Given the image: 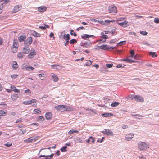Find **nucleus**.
I'll return each mask as SVG.
<instances>
[{
    "label": "nucleus",
    "instance_id": "34",
    "mask_svg": "<svg viewBox=\"0 0 159 159\" xmlns=\"http://www.w3.org/2000/svg\"><path fill=\"white\" fill-rule=\"evenodd\" d=\"M23 54L21 52H19L17 54V57L19 58H23Z\"/></svg>",
    "mask_w": 159,
    "mask_h": 159
},
{
    "label": "nucleus",
    "instance_id": "62",
    "mask_svg": "<svg viewBox=\"0 0 159 159\" xmlns=\"http://www.w3.org/2000/svg\"><path fill=\"white\" fill-rule=\"evenodd\" d=\"M22 121H23L22 119L20 118H19L16 121V123H19V122H22Z\"/></svg>",
    "mask_w": 159,
    "mask_h": 159
},
{
    "label": "nucleus",
    "instance_id": "56",
    "mask_svg": "<svg viewBox=\"0 0 159 159\" xmlns=\"http://www.w3.org/2000/svg\"><path fill=\"white\" fill-rule=\"evenodd\" d=\"M125 18H120L118 20H116V23H118L119 21H122L125 20Z\"/></svg>",
    "mask_w": 159,
    "mask_h": 159
},
{
    "label": "nucleus",
    "instance_id": "6",
    "mask_svg": "<svg viewBox=\"0 0 159 159\" xmlns=\"http://www.w3.org/2000/svg\"><path fill=\"white\" fill-rule=\"evenodd\" d=\"M32 43V38L31 37L27 38L25 41L24 42V43L26 45H29Z\"/></svg>",
    "mask_w": 159,
    "mask_h": 159
},
{
    "label": "nucleus",
    "instance_id": "2",
    "mask_svg": "<svg viewBox=\"0 0 159 159\" xmlns=\"http://www.w3.org/2000/svg\"><path fill=\"white\" fill-rule=\"evenodd\" d=\"M55 108L58 111H65V105H59L57 106H55Z\"/></svg>",
    "mask_w": 159,
    "mask_h": 159
},
{
    "label": "nucleus",
    "instance_id": "46",
    "mask_svg": "<svg viewBox=\"0 0 159 159\" xmlns=\"http://www.w3.org/2000/svg\"><path fill=\"white\" fill-rule=\"evenodd\" d=\"M100 37L103 39H104L106 40V39H108V37L106 35H102L100 36Z\"/></svg>",
    "mask_w": 159,
    "mask_h": 159
},
{
    "label": "nucleus",
    "instance_id": "29",
    "mask_svg": "<svg viewBox=\"0 0 159 159\" xmlns=\"http://www.w3.org/2000/svg\"><path fill=\"white\" fill-rule=\"evenodd\" d=\"M72 110V107L67 105H65V111H71Z\"/></svg>",
    "mask_w": 159,
    "mask_h": 159
},
{
    "label": "nucleus",
    "instance_id": "19",
    "mask_svg": "<svg viewBox=\"0 0 159 159\" xmlns=\"http://www.w3.org/2000/svg\"><path fill=\"white\" fill-rule=\"evenodd\" d=\"M19 46L18 43L16 39H14L13 40V44L12 47L15 48H18Z\"/></svg>",
    "mask_w": 159,
    "mask_h": 159
},
{
    "label": "nucleus",
    "instance_id": "15",
    "mask_svg": "<svg viewBox=\"0 0 159 159\" xmlns=\"http://www.w3.org/2000/svg\"><path fill=\"white\" fill-rule=\"evenodd\" d=\"M30 52V48L28 46H26L23 48V53L25 54H28Z\"/></svg>",
    "mask_w": 159,
    "mask_h": 159
},
{
    "label": "nucleus",
    "instance_id": "32",
    "mask_svg": "<svg viewBox=\"0 0 159 159\" xmlns=\"http://www.w3.org/2000/svg\"><path fill=\"white\" fill-rule=\"evenodd\" d=\"M44 120V117L42 116H39L38 118V120L40 122H42Z\"/></svg>",
    "mask_w": 159,
    "mask_h": 159
},
{
    "label": "nucleus",
    "instance_id": "42",
    "mask_svg": "<svg viewBox=\"0 0 159 159\" xmlns=\"http://www.w3.org/2000/svg\"><path fill=\"white\" fill-rule=\"evenodd\" d=\"M128 97L129 98H131L132 100L134 99L135 100V95H129L128 96Z\"/></svg>",
    "mask_w": 159,
    "mask_h": 159
},
{
    "label": "nucleus",
    "instance_id": "47",
    "mask_svg": "<svg viewBox=\"0 0 159 159\" xmlns=\"http://www.w3.org/2000/svg\"><path fill=\"white\" fill-rule=\"evenodd\" d=\"M117 39H112L109 41V43H114L116 41Z\"/></svg>",
    "mask_w": 159,
    "mask_h": 159
},
{
    "label": "nucleus",
    "instance_id": "11",
    "mask_svg": "<svg viewBox=\"0 0 159 159\" xmlns=\"http://www.w3.org/2000/svg\"><path fill=\"white\" fill-rule=\"evenodd\" d=\"M46 7L45 6H42L38 8V10L40 12H43L46 10Z\"/></svg>",
    "mask_w": 159,
    "mask_h": 159
},
{
    "label": "nucleus",
    "instance_id": "28",
    "mask_svg": "<svg viewBox=\"0 0 159 159\" xmlns=\"http://www.w3.org/2000/svg\"><path fill=\"white\" fill-rule=\"evenodd\" d=\"M52 77L55 82H57L58 81V78L56 75L53 74Z\"/></svg>",
    "mask_w": 159,
    "mask_h": 159
},
{
    "label": "nucleus",
    "instance_id": "9",
    "mask_svg": "<svg viewBox=\"0 0 159 159\" xmlns=\"http://www.w3.org/2000/svg\"><path fill=\"white\" fill-rule=\"evenodd\" d=\"M117 24L119 25L124 28L126 27L128 25V22L126 21H125L121 23H118Z\"/></svg>",
    "mask_w": 159,
    "mask_h": 159
},
{
    "label": "nucleus",
    "instance_id": "13",
    "mask_svg": "<svg viewBox=\"0 0 159 159\" xmlns=\"http://www.w3.org/2000/svg\"><path fill=\"white\" fill-rule=\"evenodd\" d=\"M74 141H75V142L77 143H81L83 142V140H81V139L78 137H75L73 138Z\"/></svg>",
    "mask_w": 159,
    "mask_h": 159
},
{
    "label": "nucleus",
    "instance_id": "33",
    "mask_svg": "<svg viewBox=\"0 0 159 159\" xmlns=\"http://www.w3.org/2000/svg\"><path fill=\"white\" fill-rule=\"evenodd\" d=\"M119 104V103L116 101L113 103H112L111 104V106L112 107H115L118 106Z\"/></svg>",
    "mask_w": 159,
    "mask_h": 159
},
{
    "label": "nucleus",
    "instance_id": "21",
    "mask_svg": "<svg viewBox=\"0 0 159 159\" xmlns=\"http://www.w3.org/2000/svg\"><path fill=\"white\" fill-rule=\"evenodd\" d=\"M12 67L14 69H16L18 68V66L16 61H13L11 62Z\"/></svg>",
    "mask_w": 159,
    "mask_h": 159
},
{
    "label": "nucleus",
    "instance_id": "14",
    "mask_svg": "<svg viewBox=\"0 0 159 159\" xmlns=\"http://www.w3.org/2000/svg\"><path fill=\"white\" fill-rule=\"evenodd\" d=\"M25 38V35L24 34H22L18 37V40L20 42H23L24 41Z\"/></svg>",
    "mask_w": 159,
    "mask_h": 159
},
{
    "label": "nucleus",
    "instance_id": "36",
    "mask_svg": "<svg viewBox=\"0 0 159 159\" xmlns=\"http://www.w3.org/2000/svg\"><path fill=\"white\" fill-rule=\"evenodd\" d=\"M149 54L152 57H156L157 56V55L156 54L155 52H150Z\"/></svg>",
    "mask_w": 159,
    "mask_h": 159
},
{
    "label": "nucleus",
    "instance_id": "41",
    "mask_svg": "<svg viewBox=\"0 0 159 159\" xmlns=\"http://www.w3.org/2000/svg\"><path fill=\"white\" fill-rule=\"evenodd\" d=\"M70 34L71 35H74V36H77V34L75 33L73 30H70Z\"/></svg>",
    "mask_w": 159,
    "mask_h": 159
},
{
    "label": "nucleus",
    "instance_id": "16",
    "mask_svg": "<svg viewBox=\"0 0 159 159\" xmlns=\"http://www.w3.org/2000/svg\"><path fill=\"white\" fill-rule=\"evenodd\" d=\"M134 134H130L125 137V139L128 141H129L132 139L133 137Z\"/></svg>",
    "mask_w": 159,
    "mask_h": 159
},
{
    "label": "nucleus",
    "instance_id": "60",
    "mask_svg": "<svg viewBox=\"0 0 159 159\" xmlns=\"http://www.w3.org/2000/svg\"><path fill=\"white\" fill-rule=\"evenodd\" d=\"M90 140L91 141V142L93 143L95 142V139H94L92 136L90 137Z\"/></svg>",
    "mask_w": 159,
    "mask_h": 159
},
{
    "label": "nucleus",
    "instance_id": "5",
    "mask_svg": "<svg viewBox=\"0 0 159 159\" xmlns=\"http://www.w3.org/2000/svg\"><path fill=\"white\" fill-rule=\"evenodd\" d=\"M36 55V52L34 49L32 48L31 49L30 52L28 55V57L29 58H33L34 56Z\"/></svg>",
    "mask_w": 159,
    "mask_h": 159
},
{
    "label": "nucleus",
    "instance_id": "7",
    "mask_svg": "<svg viewBox=\"0 0 159 159\" xmlns=\"http://www.w3.org/2000/svg\"><path fill=\"white\" fill-rule=\"evenodd\" d=\"M135 100L138 102H141L144 101V99L142 96L135 95Z\"/></svg>",
    "mask_w": 159,
    "mask_h": 159
},
{
    "label": "nucleus",
    "instance_id": "40",
    "mask_svg": "<svg viewBox=\"0 0 159 159\" xmlns=\"http://www.w3.org/2000/svg\"><path fill=\"white\" fill-rule=\"evenodd\" d=\"M92 62L90 60L88 61L84 65V66H89L92 64Z\"/></svg>",
    "mask_w": 159,
    "mask_h": 159
},
{
    "label": "nucleus",
    "instance_id": "51",
    "mask_svg": "<svg viewBox=\"0 0 159 159\" xmlns=\"http://www.w3.org/2000/svg\"><path fill=\"white\" fill-rule=\"evenodd\" d=\"M154 22L156 23H159V18H155L154 19Z\"/></svg>",
    "mask_w": 159,
    "mask_h": 159
},
{
    "label": "nucleus",
    "instance_id": "63",
    "mask_svg": "<svg viewBox=\"0 0 159 159\" xmlns=\"http://www.w3.org/2000/svg\"><path fill=\"white\" fill-rule=\"evenodd\" d=\"M99 43H101L102 42L103 43L105 42L106 41V40H103V39H100L99 41Z\"/></svg>",
    "mask_w": 159,
    "mask_h": 159
},
{
    "label": "nucleus",
    "instance_id": "24",
    "mask_svg": "<svg viewBox=\"0 0 159 159\" xmlns=\"http://www.w3.org/2000/svg\"><path fill=\"white\" fill-rule=\"evenodd\" d=\"M11 88L12 89V91H14L15 92L20 93V91L18 89L16 88V87L15 86H13L11 85Z\"/></svg>",
    "mask_w": 159,
    "mask_h": 159
},
{
    "label": "nucleus",
    "instance_id": "10",
    "mask_svg": "<svg viewBox=\"0 0 159 159\" xmlns=\"http://www.w3.org/2000/svg\"><path fill=\"white\" fill-rule=\"evenodd\" d=\"M81 37L82 39H88L89 38V37H94L95 36L93 35H87L86 34H84L83 35L81 36Z\"/></svg>",
    "mask_w": 159,
    "mask_h": 159
},
{
    "label": "nucleus",
    "instance_id": "22",
    "mask_svg": "<svg viewBox=\"0 0 159 159\" xmlns=\"http://www.w3.org/2000/svg\"><path fill=\"white\" fill-rule=\"evenodd\" d=\"M90 43L89 42V43L85 42L84 43H80V45L81 46L84 47L85 48H88L89 46L90 45Z\"/></svg>",
    "mask_w": 159,
    "mask_h": 159
},
{
    "label": "nucleus",
    "instance_id": "3",
    "mask_svg": "<svg viewBox=\"0 0 159 159\" xmlns=\"http://www.w3.org/2000/svg\"><path fill=\"white\" fill-rule=\"evenodd\" d=\"M102 133L107 135L113 136V133L110 130L108 129H104V130L102 131Z\"/></svg>",
    "mask_w": 159,
    "mask_h": 159
},
{
    "label": "nucleus",
    "instance_id": "8",
    "mask_svg": "<svg viewBox=\"0 0 159 159\" xmlns=\"http://www.w3.org/2000/svg\"><path fill=\"white\" fill-rule=\"evenodd\" d=\"M36 140V138H34L33 137H31L25 140L24 141L25 143H33L35 142Z\"/></svg>",
    "mask_w": 159,
    "mask_h": 159
},
{
    "label": "nucleus",
    "instance_id": "20",
    "mask_svg": "<svg viewBox=\"0 0 159 159\" xmlns=\"http://www.w3.org/2000/svg\"><path fill=\"white\" fill-rule=\"evenodd\" d=\"M116 28L115 27H110L108 29V30H109L110 32L112 34H113L115 31L116 30Z\"/></svg>",
    "mask_w": 159,
    "mask_h": 159
},
{
    "label": "nucleus",
    "instance_id": "38",
    "mask_svg": "<svg viewBox=\"0 0 159 159\" xmlns=\"http://www.w3.org/2000/svg\"><path fill=\"white\" fill-rule=\"evenodd\" d=\"M126 60V62L129 63H133L137 62V61L132 60L131 59L128 58H127Z\"/></svg>",
    "mask_w": 159,
    "mask_h": 159
},
{
    "label": "nucleus",
    "instance_id": "57",
    "mask_svg": "<svg viewBox=\"0 0 159 159\" xmlns=\"http://www.w3.org/2000/svg\"><path fill=\"white\" fill-rule=\"evenodd\" d=\"M27 67V65L25 64H23L22 66V69H26V67Z\"/></svg>",
    "mask_w": 159,
    "mask_h": 159
},
{
    "label": "nucleus",
    "instance_id": "18",
    "mask_svg": "<svg viewBox=\"0 0 159 159\" xmlns=\"http://www.w3.org/2000/svg\"><path fill=\"white\" fill-rule=\"evenodd\" d=\"M101 115L103 116L107 117L111 116L113 115V114L110 113L106 112L102 114Z\"/></svg>",
    "mask_w": 159,
    "mask_h": 159
},
{
    "label": "nucleus",
    "instance_id": "25",
    "mask_svg": "<svg viewBox=\"0 0 159 159\" xmlns=\"http://www.w3.org/2000/svg\"><path fill=\"white\" fill-rule=\"evenodd\" d=\"M32 34L33 36L35 37H39L41 36V34L38 33L36 31H33Z\"/></svg>",
    "mask_w": 159,
    "mask_h": 159
},
{
    "label": "nucleus",
    "instance_id": "50",
    "mask_svg": "<svg viewBox=\"0 0 159 159\" xmlns=\"http://www.w3.org/2000/svg\"><path fill=\"white\" fill-rule=\"evenodd\" d=\"M140 33L141 34L143 35H146L148 34L147 32L145 31H141Z\"/></svg>",
    "mask_w": 159,
    "mask_h": 159
},
{
    "label": "nucleus",
    "instance_id": "53",
    "mask_svg": "<svg viewBox=\"0 0 159 159\" xmlns=\"http://www.w3.org/2000/svg\"><path fill=\"white\" fill-rule=\"evenodd\" d=\"M34 69V68L32 66H28L26 67V70H31Z\"/></svg>",
    "mask_w": 159,
    "mask_h": 159
},
{
    "label": "nucleus",
    "instance_id": "30",
    "mask_svg": "<svg viewBox=\"0 0 159 159\" xmlns=\"http://www.w3.org/2000/svg\"><path fill=\"white\" fill-rule=\"evenodd\" d=\"M53 156H54V154L52 153L50 155L47 156V155H41L39 157V158H40V157H49L51 159V158H52L53 157Z\"/></svg>",
    "mask_w": 159,
    "mask_h": 159
},
{
    "label": "nucleus",
    "instance_id": "17",
    "mask_svg": "<svg viewBox=\"0 0 159 159\" xmlns=\"http://www.w3.org/2000/svg\"><path fill=\"white\" fill-rule=\"evenodd\" d=\"M45 116L46 119L50 120L52 118V114L51 112H48L45 114Z\"/></svg>",
    "mask_w": 159,
    "mask_h": 159
},
{
    "label": "nucleus",
    "instance_id": "12",
    "mask_svg": "<svg viewBox=\"0 0 159 159\" xmlns=\"http://www.w3.org/2000/svg\"><path fill=\"white\" fill-rule=\"evenodd\" d=\"M21 9V7L19 6V5H17L15 7L13 10V11L14 13H15L19 11Z\"/></svg>",
    "mask_w": 159,
    "mask_h": 159
},
{
    "label": "nucleus",
    "instance_id": "64",
    "mask_svg": "<svg viewBox=\"0 0 159 159\" xmlns=\"http://www.w3.org/2000/svg\"><path fill=\"white\" fill-rule=\"evenodd\" d=\"M65 41H66V42L65 43L64 45L65 46H66L68 45V44L69 43L70 41H69V40H67Z\"/></svg>",
    "mask_w": 159,
    "mask_h": 159
},
{
    "label": "nucleus",
    "instance_id": "44",
    "mask_svg": "<svg viewBox=\"0 0 159 159\" xmlns=\"http://www.w3.org/2000/svg\"><path fill=\"white\" fill-rule=\"evenodd\" d=\"M23 104L25 105H29L31 104L30 100L25 101L23 102Z\"/></svg>",
    "mask_w": 159,
    "mask_h": 159
},
{
    "label": "nucleus",
    "instance_id": "55",
    "mask_svg": "<svg viewBox=\"0 0 159 159\" xmlns=\"http://www.w3.org/2000/svg\"><path fill=\"white\" fill-rule=\"evenodd\" d=\"M18 75L16 74H13L11 75V77L12 79H15L17 77Z\"/></svg>",
    "mask_w": 159,
    "mask_h": 159
},
{
    "label": "nucleus",
    "instance_id": "59",
    "mask_svg": "<svg viewBox=\"0 0 159 159\" xmlns=\"http://www.w3.org/2000/svg\"><path fill=\"white\" fill-rule=\"evenodd\" d=\"M107 44H105V45H101V46H100L99 47L100 49L104 50V47H107Z\"/></svg>",
    "mask_w": 159,
    "mask_h": 159
},
{
    "label": "nucleus",
    "instance_id": "58",
    "mask_svg": "<svg viewBox=\"0 0 159 159\" xmlns=\"http://www.w3.org/2000/svg\"><path fill=\"white\" fill-rule=\"evenodd\" d=\"M124 66H125V65H124V66H123L122 65V64H118L116 66V67L117 68H120V67H124Z\"/></svg>",
    "mask_w": 159,
    "mask_h": 159
},
{
    "label": "nucleus",
    "instance_id": "23",
    "mask_svg": "<svg viewBox=\"0 0 159 159\" xmlns=\"http://www.w3.org/2000/svg\"><path fill=\"white\" fill-rule=\"evenodd\" d=\"M116 21L115 20H105L104 22V25H107L110 24V22H114Z\"/></svg>",
    "mask_w": 159,
    "mask_h": 159
},
{
    "label": "nucleus",
    "instance_id": "52",
    "mask_svg": "<svg viewBox=\"0 0 159 159\" xmlns=\"http://www.w3.org/2000/svg\"><path fill=\"white\" fill-rule=\"evenodd\" d=\"M4 145L7 147H10L12 145V144L10 142H7L6 143L4 144Z\"/></svg>",
    "mask_w": 159,
    "mask_h": 159
},
{
    "label": "nucleus",
    "instance_id": "31",
    "mask_svg": "<svg viewBox=\"0 0 159 159\" xmlns=\"http://www.w3.org/2000/svg\"><path fill=\"white\" fill-rule=\"evenodd\" d=\"M79 132V131L76 130H74L73 129L70 130L69 131L68 133L69 134H71L75 133H77Z\"/></svg>",
    "mask_w": 159,
    "mask_h": 159
},
{
    "label": "nucleus",
    "instance_id": "43",
    "mask_svg": "<svg viewBox=\"0 0 159 159\" xmlns=\"http://www.w3.org/2000/svg\"><path fill=\"white\" fill-rule=\"evenodd\" d=\"M17 48H14L13 47H12L11 48V50L12 51V52L15 53L17 51Z\"/></svg>",
    "mask_w": 159,
    "mask_h": 159
},
{
    "label": "nucleus",
    "instance_id": "49",
    "mask_svg": "<svg viewBox=\"0 0 159 159\" xmlns=\"http://www.w3.org/2000/svg\"><path fill=\"white\" fill-rule=\"evenodd\" d=\"M6 114V113L2 110H0V115H5Z\"/></svg>",
    "mask_w": 159,
    "mask_h": 159
},
{
    "label": "nucleus",
    "instance_id": "54",
    "mask_svg": "<svg viewBox=\"0 0 159 159\" xmlns=\"http://www.w3.org/2000/svg\"><path fill=\"white\" fill-rule=\"evenodd\" d=\"M34 112L35 113H41V111L39 110L38 109H35L34 110Z\"/></svg>",
    "mask_w": 159,
    "mask_h": 159
},
{
    "label": "nucleus",
    "instance_id": "48",
    "mask_svg": "<svg viewBox=\"0 0 159 159\" xmlns=\"http://www.w3.org/2000/svg\"><path fill=\"white\" fill-rule=\"evenodd\" d=\"M133 116H135L134 117L136 118H139V117H143L141 115L138 114L133 115Z\"/></svg>",
    "mask_w": 159,
    "mask_h": 159
},
{
    "label": "nucleus",
    "instance_id": "45",
    "mask_svg": "<svg viewBox=\"0 0 159 159\" xmlns=\"http://www.w3.org/2000/svg\"><path fill=\"white\" fill-rule=\"evenodd\" d=\"M113 64L112 63L111 64H106V66L109 68H111L113 66Z\"/></svg>",
    "mask_w": 159,
    "mask_h": 159
},
{
    "label": "nucleus",
    "instance_id": "61",
    "mask_svg": "<svg viewBox=\"0 0 159 159\" xmlns=\"http://www.w3.org/2000/svg\"><path fill=\"white\" fill-rule=\"evenodd\" d=\"M31 102V103H35V102H36V100L35 99H33L32 100H30Z\"/></svg>",
    "mask_w": 159,
    "mask_h": 159
},
{
    "label": "nucleus",
    "instance_id": "27",
    "mask_svg": "<svg viewBox=\"0 0 159 159\" xmlns=\"http://www.w3.org/2000/svg\"><path fill=\"white\" fill-rule=\"evenodd\" d=\"M70 36L69 34H65L63 36V38L65 40H69L70 39Z\"/></svg>",
    "mask_w": 159,
    "mask_h": 159
},
{
    "label": "nucleus",
    "instance_id": "37",
    "mask_svg": "<svg viewBox=\"0 0 159 159\" xmlns=\"http://www.w3.org/2000/svg\"><path fill=\"white\" fill-rule=\"evenodd\" d=\"M126 43V41H120V42L117 43V45L121 46L124 44H125Z\"/></svg>",
    "mask_w": 159,
    "mask_h": 159
},
{
    "label": "nucleus",
    "instance_id": "1",
    "mask_svg": "<svg viewBox=\"0 0 159 159\" xmlns=\"http://www.w3.org/2000/svg\"><path fill=\"white\" fill-rule=\"evenodd\" d=\"M149 145L148 142H141L138 144V148L140 151H145L149 148Z\"/></svg>",
    "mask_w": 159,
    "mask_h": 159
},
{
    "label": "nucleus",
    "instance_id": "35",
    "mask_svg": "<svg viewBox=\"0 0 159 159\" xmlns=\"http://www.w3.org/2000/svg\"><path fill=\"white\" fill-rule=\"evenodd\" d=\"M67 148V147L66 146H63L61 148L60 150L62 152H65L67 151L66 149Z\"/></svg>",
    "mask_w": 159,
    "mask_h": 159
},
{
    "label": "nucleus",
    "instance_id": "39",
    "mask_svg": "<svg viewBox=\"0 0 159 159\" xmlns=\"http://www.w3.org/2000/svg\"><path fill=\"white\" fill-rule=\"evenodd\" d=\"M77 42V41L76 40L74 39H73L70 41V43L71 44H73L74 43H76Z\"/></svg>",
    "mask_w": 159,
    "mask_h": 159
},
{
    "label": "nucleus",
    "instance_id": "26",
    "mask_svg": "<svg viewBox=\"0 0 159 159\" xmlns=\"http://www.w3.org/2000/svg\"><path fill=\"white\" fill-rule=\"evenodd\" d=\"M12 99L13 100H15L17 99L18 97V94H13L11 96Z\"/></svg>",
    "mask_w": 159,
    "mask_h": 159
},
{
    "label": "nucleus",
    "instance_id": "4",
    "mask_svg": "<svg viewBox=\"0 0 159 159\" xmlns=\"http://www.w3.org/2000/svg\"><path fill=\"white\" fill-rule=\"evenodd\" d=\"M108 11L110 13H113V14L117 12L116 7L114 6H111L109 7Z\"/></svg>",
    "mask_w": 159,
    "mask_h": 159
}]
</instances>
